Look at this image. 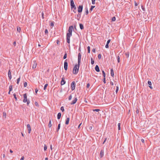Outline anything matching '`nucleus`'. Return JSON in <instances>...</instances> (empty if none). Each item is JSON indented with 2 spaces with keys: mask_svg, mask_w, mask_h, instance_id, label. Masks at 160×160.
<instances>
[{
  "mask_svg": "<svg viewBox=\"0 0 160 160\" xmlns=\"http://www.w3.org/2000/svg\"><path fill=\"white\" fill-rule=\"evenodd\" d=\"M13 45H14L15 46H16V42H13Z\"/></svg>",
  "mask_w": 160,
  "mask_h": 160,
  "instance_id": "nucleus-64",
  "label": "nucleus"
},
{
  "mask_svg": "<svg viewBox=\"0 0 160 160\" xmlns=\"http://www.w3.org/2000/svg\"><path fill=\"white\" fill-rule=\"evenodd\" d=\"M87 49L88 52L89 53H90V46H88L87 47Z\"/></svg>",
  "mask_w": 160,
  "mask_h": 160,
  "instance_id": "nucleus-27",
  "label": "nucleus"
},
{
  "mask_svg": "<svg viewBox=\"0 0 160 160\" xmlns=\"http://www.w3.org/2000/svg\"><path fill=\"white\" fill-rule=\"evenodd\" d=\"M118 89H119V88H118V86H117L116 89V93H117L118 92Z\"/></svg>",
  "mask_w": 160,
  "mask_h": 160,
  "instance_id": "nucleus-47",
  "label": "nucleus"
},
{
  "mask_svg": "<svg viewBox=\"0 0 160 160\" xmlns=\"http://www.w3.org/2000/svg\"><path fill=\"white\" fill-rule=\"evenodd\" d=\"M17 30L18 32H20L21 30V28L20 27H17Z\"/></svg>",
  "mask_w": 160,
  "mask_h": 160,
  "instance_id": "nucleus-35",
  "label": "nucleus"
},
{
  "mask_svg": "<svg viewBox=\"0 0 160 160\" xmlns=\"http://www.w3.org/2000/svg\"><path fill=\"white\" fill-rule=\"evenodd\" d=\"M111 75L112 77H113L114 76V73L113 72V70L112 69H111Z\"/></svg>",
  "mask_w": 160,
  "mask_h": 160,
  "instance_id": "nucleus-17",
  "label": "nucleus"
},
{
  "mask_svg": "<svg viewBox=\"0 0 160 160\" xmlns=\"http://www.w3.org/2000/svg\"><path fill=\"white\" fill-rule=\"evenodd\" d=\"M77 17L78 18V20H79L81 18V14L79 13L77 15Z\"/></svg>",
  "mask_w": 160,
  "mask_h": 160,
  "instance_id": "nucleus-21",
  "label": "nucleus"
},
{
  "mask_svg": "<svg viewBox=\"0 0 160 160\" xmlns=\"http://www.w3.org/2000/svg\"><path fill=\"white\" fill-rule=\"evenodd\" d=\"M81 55L80 53H79L78 54V64L80 65V63H81Z\"/></svg>",
  "mask_w": 160,
  "mask_h": 160,
  "instance_id": "nucleus-5",
  "label": "nucleus"
},
{
  "mask_svg": "<svg viewBox=\"0 0 160 160\" xmlns=\"http://www.w3.org/2000/svg\"><path fill=\"white\" fill-rule=\"evenodd\" d=\"M48 32V30L47 29H45V34H47Z\"/></svg>",
  "mask_w": 160,
  "mask_h": 160,
  "instance_id": "nucleus-49",
  "label": "nucleus"
},
{
  "mask_svg": "<svg viewBox=\"0 0 160 160\" xmlns=\"http://www.w3.org/2000/svg\"><path fill=\"white\" fill-rule=\"evenodd\" d=\"M108 47H109L108 44V43H107L105 45V48H108Z\"/></svg>",
  "mask_w": 160,
  "mask_h": 160,
  "instance_id": "nucleus-51",
  "label": "nucleus"
},
{
  "mask_svg": "<svg viewBox=\"0 0 160 160\" xmlns=\"http://www.w3.org/2000/svg\"><path fill=\"white\" fill-rule=\"evenodd\" d=\"M24 99L23 102L24 103L27 102V105H28L30 103V101L29 100L27 99V95L26 93L23 94Z\"/></svg>",
  "mask_w": 160,
  "mask_h": 160,
  "instance_id": "nucleus-3",
  "label": "nucleus"
},
{
  "mask_svg": "<svg viewBox=\"0 0 160 160\" xmlns=\"http://www.w3.org/2000/svg\"><path fill=\"white\" fill-rule=\"evenodd\" d=\"M60 109L62 112L64 111V108L63 106H62L61 107Z\"/></svg>",
  "mask_w": 160,
  "mask_h": 160,
  "instance_id": "nucleus-33",
  "label": "nucleus"
},
{
  "mask_svg": "<svg viewBox=\"0 0 160 160\" xmlns=\"http://www.w3.org/2000/svg\"><path fill=\"white\" fill-rule=\"evenodd\" d=\"M67 53L66 52L64 55V56H63V59H65L67 58Z\"/></svg>",
  "mask_w": 160,
  "mask_h": 160,
  "instance_id": "nucleus-25",
  "label": "nucleus"
},
{
  "mask_svg": "<svg viewBox=\"0 0 160 160\" xmlns=\"http://www.w3.org/2000/svg\"><path fill=\"white\" fill-rule=\"evenodd\" d=\"M77 101V98H75L74 100L71 102V104L72 105L75 103Z\"/></svg>",
  "mask_w": 160,
  "mask_h": 160,
  "instance_id": "nucleus-11",
  "label": "nucleus"
},
{
  "mask_svg": "<svg viewBox=\"0 0 160 160\" xmlns=\"http://www.w3.org/2000/svg\"><path fill=\"white\" fill-rule=\"evenodd\" d=\"M90 86V84L89 83H88L87 84V88H88Z\"/></svg>",
  "mask_w": 160,
  "mask_h": 160,
  "instance_id": "nucleus-54",
  "label": "nucleus"
},
{
  "mask_svg": "<svg viewBox=\"0 0 160 160\" xmlns=\"http://www.w3.org/2000/svg\"><path fill=\"white\" fill-rule=\"evenodd\" d=\"M60 128V124L59 123L58 124V127L57 129V132H58Z\"/></svg>",
  "mask_w": 160,
  "mask_h": 160,
  "instance_id": "nucleus-22",
  "label": "nucleus"
},
{
  "mask_svg": "<svg viewBox=\"0 0 160 160\" xmlns=\"http://www.w3.org/2000/svg\"><path fill=\"white\" fill-rule=\"evenodd\" d=\"M27 83L26 82H25L24 83V86L25 87H26L27 85Z\"/></svg>",
  "mask_w": 160,
  "mask_h": 160,
  "instance_id": "nucleus-50",
  "label": "nucleus"
},
{
  "mask_svg": "<svg viewBox=\"0 0 160 160\" xmlns=\"http://www.w3.org/2000/svg\"><path fill=\"white\" fill-rule=\"evenodd\" d=\"M76 84L73 81L71 83V89L72 91L74 90L75 88Z\"/></svg>",
  "mask_w": 160,
  "mask_h": 160,
  "instance_id": "nucleus-8",
  "label": "nucleus"
},
{
  "mask_svg": "<svg viewBox=\"0 0 160 160\" xmlns=\"http://www.w3.org/2000/svg\"><path fill=\"white\" fill-rule=\"evenodd\" d=\"M92 110L93 112L96 111L97 112H99V111H100V110L99 109H93Z\"/></svg>",
  "mask_w": 160,
  "mask_h": 160,
  "instance_id": "nucleus-32",
  "label": "nucleus"
},
{
  "mask_svg": "<svg viewBox=\"0 0 160 160\" xmlns=\"http://www.w3.org/2000/svg\"><path fill=\"white\" fill-rule=\"evenodd\" d=\"M20 80V77H19L17 80V83L18 84Z\"/></svg>",
  "mask_w": 160,
  "mask_h": 160,
  "instance_id": "nucleus-24",
  "label": "nucleus"
},
{
  "mask_svg": "<svg viewBox=\"0 0 160 160\" xmlns=\"http://www.w3.org/2000/svg\"><path fill=\"white\" fill-rule=\"evenodd\" d=\"M92 2V4H94L95 3V1L96 0H91Z\"/></svg>",
  "mask_w": 160,
  "mask_h": 160,
  "instance_id": "nucleus-45",
  "label": "nucleus"
},
{
  "mask_svg": "<svg viewBox=\"0 0 160 160\" xmlns=\"http://www.w3.org/2000/svg\"><path fill=\"white\" fill-rule=\"evenodd\" d=\"M141 142H142V143H144V139H141Z\"/></svg>",
  "mask_w": 160,
  "mask_h": 160,
  "instance_id": "nucleus-59",
  "label": "nucleus"
},
{
  "mask_svg": "<svg viewBox=\"0 0 160 160\" xmlns=\"http://www.w3.org/2000/svg\"><path fill=\"white\" fill-rule=\"evenodd\" d=\"M66 83V81L64 80V78H62V80L61 82V84L62 85H64Z\"/></svg>",
  "mask_w": 160,
  "mask_h": 160,
  "instance_id": "nucleus-10",
  "label": "nucleus"
},
{
  "mask_svg": "<svg viewBox=\"0 0 160 160\" xmlns=\"http://www.w3.org/2000/svg\"><path fill=\"white\" fill-rule=\"evenodd\" d=\"M94 61L92 59V58H91V64L92 65H93V64H94Z\"/></svg>",
  "mask_w": 160,
  "mask_h": 160,
  "instance_id": "nucleus-31",
  "label": "nucleus"
},
{
  "mask_svg": "<svg viewBox=\"0 0 160 160\" xmlns=\"http://www.w3.org/2000/svg\"><path fill=\"white\" fill-rule=\"evenodd\" d=\"M12 89V85H10L9 87V91H11Z\"/></svg>",
  "mask_w": 160,
  "mask_h": 160,
  "instance_id": "nucleus-23",
  "label": "nucleus"
},
{
  "mask_svg": "<svg viewBox=\"0 0 160 160\" xmlns=\"http://www.w3.org/2000/svg\"><path fill=\"white\" fill-rule=\"evenodd\" d=\"M3 115L4 117L6 118V113L5 112H4L3 113Z\"/></svg>",
  "mask_w": 160,
  "mask_h": 160,
  "instance_id": "nucleus-40",
  "label": "nucleus"
},
{
  "mask_svg": "<svg viewBox=\"0 0 160 160\" xmlns=\"http://www.w3.org/2000/svg\"><path fill=\"white\" fill-rule=\"evenodd\" d=\"M98 58L99 59H100L101 58V55L100 54H99L98 56Z\"/></svg>",
  "mask_w": 160,
  "mask_h": 160,
  "instance_id": "nucleus-44",
  "label": "nucleus"
},
{
  "mask_svg": "<svg viewBox=\"0 0 160 160\" xmlns=\"http://www.w3.org/2000/svg\"><path fill=\"white\" fill-rule=\"evenodd\" d=\"M8 75L9 79L11 80L12 78V75L11 74V72L10 70H9L8 71Z\"/></svg>",
  "mask_w": 160,
  "mask_h": 160,
  "instance_id": "nucleus-12",
  "label": "nucleus"
},
{
  "mask_svg": "<svg viewBox=\"0 0 160 160\" xmlns=\"http://www.w3.org/2000/svg\"><path fill=\"white\" fill-rule=\"evenodd\" d=\"M102 74H103V77H105V72H104V71L103 70H102Z\"/></svg>",
  "mask_w": 160,
  "mask_h": 160,
  "instance_id": "nucleus-41",
  "label": "nucleus"
},
{
  "mask_svg": "<svg viewBox=\"0 0 160 160\" xmlns=\"http://www.w3.org/2000/svg\"><path fill=\"white\" fill-rule=\"evenodd\" d=\"M80 65L76 64L75 66L74 67L73 69V73L75 74H77L78 73V72L79 68V67Z\"/></svg>",
  "mask_w": 160,
  "mask_h": 160,
  "instance_id": "nucleus-2",
  "label": "nucleus"
},
{
  "mask_svg": "<svg viewBox=\"0 0 160 160\" xmlns=\"http://www.w3.org/2000/svg\"><path fill=\"white\" fill-rule=\"evenodd\" d=\"M70 120V118L69 117L67 118L65 122V124L66 125H68L69 123Z\"/></svg>",
  "mask_w": 160,
  "mask_h": 160,
  "instance_id": "nucleus-16",
  "label": "nucleus"
},
{
  "mask_svg": "<svg viewBox=\"0 0 160 160\" xmlns=\"http://www.w3.org/2000/svg\"><path fill=\"white\" fill-rule=\"evenodd\" d=\"M92 52H93L94 53H95V48H93L92 50Z\"/></svg>",
  "mask_w": 160,
  "mask_h": 160,
  "instance_id": "nucleus-56",
  "label": "nucleus"
},
{
  "mask_svg": "<svg viewBox=\"0 0 160 160\" xmlns=\"http://www.w3.org/2000/svg\"><path fill=\"white\" fill-rule=\"evenodd\" d=\"M27 128H28V132L29 133H30V132L31 131L30 126L29 124H28L27 125Z\"/></svg>",
  "mask_w": 160,
  "mask_h": 160,
  "instance_id": "nucleus-14",
  "label": "nucleus"
},
{
  "mask_svg": "<svg viewBox=\"0 0 160 160\" xmlns=\"http://www.w3.org/2000/svg\"><path fill=\"white\" fill-rule=\"evenodd\" d=\"M42 18H44V13H43V12H42Z\"/></svg>",
  "mask_w": 160,
  "mask_h": 160,
  "instance_id": "nucleus-55",
  "label": "nucleus"
},
{
  "mask_svg": "<svg viewBox=\"0 0 160 160\" xmlns=\"http://www.w3.org/2000/svg\"><path fill=\"white\" fill-rule=\"evenodd\" d=\"M116 20V18L115 17H113L112 18V22L115 21Z\"/></svg>",
  "mask_w": 160,
  "mask_h": 160,
  "instance_id": "nucleus-42",
  "label": "nucleus"
},
{
  "mask_svg": "<svg viewBox=\"0 0 160 160\" xmlns=\"http://www.w3.org/2000/svg\"><path fill=\"white\" fill-rule=\"evenodd\" d=\"M70 0V6L71 9H72L73 8H74V10H76V7L75 6L74 2L73 0Z\"/></svg>",
  "mask_w": 160,
  "mask_h": 160,
  "instance_id": "nucleus-4",
  "label": "nucleus"
},
{
  "mask_svg": "<svg viewBox=\"0 0 160 160\" xmlns=\"http://www.w3.org/2000/svg\"><path fill=\"white\" fill-rule=\"evenodd\" d=\"M44 151H46L47 149V146L45 144L44 145Z\"/></svg>",
  "mask_w": 160,
  "mask_h": 160,
  "instance_id": "nucleus-38",
  "label": "nucleus"
},
{
  "mask_svg": "<svg viewBox=\"0 0 160 160\" xmlns=\"http://www.w3.org/2000/svg\"><path fill=\"white\" fill-rule=\"evenodd\" d=\"M135 6H137L138 5V4L135 1Z\"/></svg>",
  "mask_w": 160,
  "mask_h": 160,
  "instance_id": "nucleus-63",
  "label": "nucleus"
},
{
  "mask_svg": "<svg viewBox=\"0 0 160 160\" xmlns=\"http://www.w3.org/2000/svg\"><path fill=\"white\" fill-rule=\"evenodd\" d=\"M95 69L97 72H99L100 71L99 68L98 66L96 65L95 67Z\"/></svg>",
  "mask_w": 160,
  "mask_h": 160,
  "instance_id": "nucleus-15",
  "label": "nucleus"
},
{
  "mask_svg": "<svg viewBox=\"0 0 160 160\" xmlns=\"http://www.w3.org/2000/svg\"><path fill=\"white\" fill-rule=\"evenodd\" d=\"M37 65V63L36 61L33 60L32 62V68L35 69L36 68Z\"/></svg>",
  "mask_w": 160,
  "mask_h": 160,
  "instance_id": "nucleus-9",
  "label": "nucleus"
},
{
  "mask_svg": "<svg viewBox=\"0 0 160 160\" xmlns=\"http://www.w3.org/2000/svg\"><path fill=\"white\" fill-rule=\"evenodd\" d=\"M35 104L36 106L39 107V105L38 104V103L37 102H35Z\"/></svg>",
  "mask_w": 160,
  "mask_h": 160,
  "instance_id": "nucleus-39",
  "label": "nucleus"
},
{
  "mask_svg": "<svg viewBox=\"0 0 160 160\" xmlns=\"http://www.w3.org/2000/svg\"><path fill=\"white\" fill-rule=\"evenodd\" d=\"M95 6H92L90 8V11H92L93 8H95Z\"/></svg>",
  "mask_w": 160,
  "mask_h": 160,
  "instance_id": "nucleus-26",
  "label": "nucleus"
},
{
  "mask_svg": "<svg viewBox=\"0 0 160 160\" xmlns=\"http://www.w3.org/2000/svg\"><path fill=\"white\" fill-rule=\"evenodd\" d=\"M83 9V6L79 5L78 8V11L80 13L82 12Z\"/></svg>",
  "mask_w": 160,
  "mask_h": 160,
  "instance_id": "nucleus-7",
  "label": "nucleus"
},
{
  "mask_svg": "<svg viewBox=\"0 0 160 160\" xmlns=\"http://www.w3.org/2000/svg\"><path fill=\"white\" fill-rule=\"evenodd\" d=\"M120 123H118V130H120Z\"/></svg>",
  "mask_w": 160,
  "mask_h": 160,
  "instance_id": "nucleus-37",
  "label": "nucleus"
},
{
  "mask_svg": "<svg viewBox=\"0 0 160 160\" xmlns=\"http://www.w3.org/2000/svg\"><path fill=\"white\" fill-rule=\"evenodd\" d=\"M148 84L149 85H151L152 83L150 81H148Z\"/></svg>",
  "mask_w": 160,
  "mask_h": 160,
  "instance_id": "nucleus-46",
  "label": "nucleus"
},
{
  "mask_svg": "<svg viewBox=\"0 0 160 160\" xmlns=\"http://www.w3.org/2000/svg\"><path fill=\"white\" fill-rule=\"evenodd\" d=\"M50 26L52 27H53L54 26V22H51L50 24Z\"/></svg>",
  "mask_w": 160,
  "mask_h": 160,
  "instance_id": "nucleus-34",
  "label": "nucleus"
},
{
  "mask_svg": "<svg viewBox=\"0 0 160 160\" xmlns=\"http://www.w3.org/2000/svg\"><path fill=\"white\" fill-rule=\"evenodd\" d=\"M126 55L127 57L128 58L129 57V52H127V53H126Z\"/></svg>",
  "mask_w": 160,
  "mask_h": 160,
  "instance_id": "nucleus-48",
  "label": "nucleus"
},
{
  "mask_svg": "<svg viewBox=\"0 0 160 160\" xmlns=\"http://www.w3.org/2000/svg\"><path fill=\"white\" fill-rule=\"evenodd\" d=\"M51 121V119L49 118V122L48 124V126L50 128L52 126Z\"/></svg>",
  "mask_w": 160,
  "mask_h": 160,
  "instance_id": "nucleus-18",
  "label": "nucleus"
},
{
  "mask_svg": "<svg viewBox=\"0 0 160 160\" xmlns=\"http://www.w3.org/2000/svg\"><path fill=\"white\" fill-rule=\"evenodd\" d=\"M79 26H80V28L81 30H82L83 29L84 27H83V25L82 24H81V23L79 24Z\"/></svg>",
  "mask_w": 160,
  "mask_h": 160,
  "instance_id": "nucleus-20",
  "label": "nucleus"
},
{
  "mask_svg": "<svg viewBox=\"0 0 160 160\" xmlns=\"http://www.w3.org/2000/svg\"><path fill=\"white\" fill-rule=\"evenodd\" d=\"M24 158V156H22L21 158L20 159V160H23Z\"/></svg>",
  "mask_w": 160,
  "mask_h": 160,
  "instance_id": "nucleus-58",
  "label": "nucleus"
},
{
  "mask_svg": "<svg viewBox=\"0 0 160 160\" xmlns=\"http://www.w3.org/2000/svg\"><path fill=\"white\" fill-rule=\"evenodd\" d=\"M61 113L60 112L58 113V115H57V118L58 119H60V118H61Z\"/></svg>",
  "mask_w": 160,
  "mask_h": 160,
  "instance_id": "nucleus-19",
  "label": "nucleus"
},
{
  "mask_svg": "<svg viewBox=\"0 0 160 160\" xmlns=\"http://www.w3.org/2000/svg\"><path fill=\"white\" fill-rule=\"evenodd\" d=\"M13 96L14 97V98L15 99L16 101H17V98L16 97V95L15 94V93H14L13 94Z\"/></svg>",
  "mask_w": 160,
  "mask_h": 160,
  "instance_id": "nucleus-28",
  "label": "nucleus"
},
{
  "mask_svg": "<svg viewBox=\"0 0 160 160\" xmlns=\"http://www.w3.org/2000/svg\"><path fill=\"white\" fill-rule=\"evenodd\" d=\"M104 151L103 150H101L100 154V156L101 158H102L104 155Z\"/></svg>",
  "mask_w": 160,
  "mask_h": 160,
  "instance_id": "nucleus-13",
  "label": "nucleus"
},
{
  "mask_svg": "<svg viewBox=\"0 0 160 160\" xmlns=\"http://www.w3.org/2000/svg\"><path fill=\"white\" fill-rule=\"evenodd\" d=\"M110 84L111 85H113V82H110Z\"/></svg>",
  "mask_w": 160,
  "mask_h": 160,
  "instance_id": "nucleus-62",
  "label": "nucleus"
},
{
  "mask_svg": "<svg viewBox=\"0 0 160 160\" xmlns=\"http://www.w3.org/2000/svg\"><path fill=\"white\" fill-rule=\"evenodd\" d=\"M142 9L143 11H145V8L142 6Z\"/></svg>",
  "mask_w": 160,
  "mask_h": 160,
  "instance_id": "nucleus-60",
  "label": "nucleus"
},
{
  "mask_svg": "<svg viewBox=\"0 0 160 160\" xmlns=\"http://www.w3.org/2000/svg\"><path fill=\"white\" fill-rule=\"evenodd\" d=\"M118 62H120V57L119 55H118L117 57Z\"/></svg>",
  "mask_w": 160,
  "mask_h": 160,
  "instance_id": "nucleus-30",
  "label": "nucleus"
},
{
  "mask_svg": "<svg viewBox=\"0 0 160 160\" xmlns=\"http://www.w3.org/2000/svg\"><path fill=\"white\" fill-rule=\"evenodd\" d=\"M111 40L110 39H109L108 40L107 43H108V44H109V43L110 42Z\"/></svg>",
  "mask_w": 160,
  "mask_h": 160,
  "instance_id": "nucleus-52",
  "label": "nucleus"
},
{
  "mask_svg": "<svg viewBox=\"0 0 160 160\" xmlns=\"http://www.w3.org/2000/svg\"><path fill=\"white\" fill-rule=\"evenodd\" d=\"M103 82L104 83H106V81H105V77H104V78H103Z\"/></svg>",
  "mask_w": 160,
  "mask_h": 160,
  "instance_id": "nucleus-53",
  "label": "nucleus"
},
{
  "mask_svg": "<svg viewBox=\"0 0 160 160\" xmlns=\"http://www.w3.org/2000/svg\"><path fill=\"white\" fill-rule=\"evenodd\" d=\"M72 29H73V26H70L68 30V32L67 34V42L68 44H69L70 43V38L72 35Z\"/></svg>",
  "mask_w": 160,
  "mask_h": 160,
  "instance_id": "nucleus-1",
  "label": "nucleus"
},
{
  "mask_svg": "<svg viewBox=\"0 0 160 160\" xmlns=\"http://www.w3.org/2000/svg\"><path fill=\"white\" fill-rule=\"evenodd\" d=\"M38 91V89L37 88H36L35 89V92L36 93H37Z\"/></svg>",
  "mask_w": 160,
  "mask_h": 160,
  "instance_id": "nucleus-61",
  "label": "nucleus"
},
{
  "mask_svg": "<svg viewBox=\"0 0 160 160\" xmlns=\"http://www.w3.org/2000/svg\"><path fill=\"white\" fill-rule=\"evenodd\" d=\"M68 63L67 62V60L66 59L64 62V68L65 70H67L68 69Z\"/></svg>",
  "mask_w": 160,
  "mask_h": 160,
  "instance_id": "nucleus-6",
  "label": "nucleus"
},
{
  "mask_svg": "<svg viewBox=\"0 0 160 160\" xmlns=\"http://www.w3.org/2000/svg\"><path fill=\"white\" fill-rule=\"evenodd\" d=\"M72 95H70L68 97V100H70L72 99Z\"/></svg>",
  "mask_w": 160,
  "mask_h": 160,
  "instance_id": "nucleus-43",
  "label": "nucleus"
},
{
  "mask_svg": "<svg viewBox=\"0 0 160 160\" xmlns=\"http://www.w3.org/2000/svg\"><path fill=\"white\" fill-rule=\"evenodd\" d=\"M86 12H85V14L86 15H87L88 13V8H86Z\"/></svg>",
  "mask_w": 160,
  "mask_h": 160,
  "instance_id": "nucleus-29",
  "label": "nucleus"
},
{
  "mask_svg": "<svg viewBox=\"0 0 160 160\" xmlns=\"http://www.w3.org/2000/svg\"><path fill=\"white\" fill-rule=\"evenodd\" d=\"M48 85V84H46L45 85L44 87V90H45L46 89Z\"/></svg>",
  "mask_w": 160,
  "mask_h": 160,
  "instance_id": "nucleus-36",
  "label": "nucleus"
},
{
  "mask_svg": "<svg viewBox=\"0 0 160 160\" xmlns=\"http://www.w3.org/2000/svg\"><path fill=\"white\" fill-rule=\"evenodd\" d=\"M107 138H105L104 140L103 143V144H104L106 142V141L107 140Z\"/></svg>",
  "mask_w": 160,
  "mask_h": 160,
  "instance_id": "nucleus-57",
  "label": "nucleus"
}]
</instances>
